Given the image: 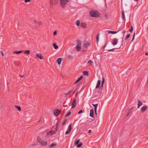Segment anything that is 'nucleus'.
<instances>
[{
    "instance_id": "28",
    "label": "nucleus",
    "mask_w": 148,
    "mask_h": 148,
    "mask_svg": "<svg viewBox=\"0 0 148 148\" xmlns=\"http://www.w3.org/2000/svg\"><path fill=\"white\" fill-rule=\"evenodd\" d=\"M99 34H97V36H96V40L97 41V44H98V42L99 41Z\"/></svg>"
},
{
    "instance_id": "35",
    "label": "nucleus",
    "mask_w": 148,
    "mask_h": 148,
    "mask_svg": "<svg viewBox=\"0 0 148 148\" xmlns=\"http://www.w3.org/2000/svg\"><path fill=\"white\" fill-rule=\"evenodd\" d=\"M71 113V112L70 111H69L67 113V114H66L65 116V117H67L69 116Z\"/></svg>"
},
{
    "instance_id": "1",
    "label": "nucleus",
    "mask_w": 148,
    "mask_h": 148,
    "mask_svg": "<svg viewBox=\"0 0 148 148\" xmlns=\"http://www.w3.org/2000/svg\"><path fill=\"white\" fill-rule=\"evenodd\" d=\"M90 14L92 17H97L99 16L100 13L98 11L95 10H93L90 11Z\"/></svg>"
},
{
    "instance_id": "54",
    "label": "nucleus",
    "mask_w": 148,
    "mask_h": 148,
    "mask_svg": "<svg viewBox=\"0 0 148 148\" xmlns=\"http://www.w3.org/2000/svg\"><path fill=\"white\" fill-rule=\"evenodd\" d=\"M145 55L146 56H148V52H146L145 53Z\"/></svg>"
},
{
    "instance_id": "64",
    "label": "nucleus",
    "mask_w": 148,
    "mask_h": 148,
    "mask_svg": "<svg viewBox=\"0 0 148 148\" xmlns=\"http://www.w3.org/2000/svg\"><path fill=\"white\" fill-rule=\"evenodd\" d=\"M40 119L38 121V122H40Z\"/></svg>"
},
{
    "instance_id": "9",
    "label": "nucleus",
    "mask_w": 148,
    "mask_h": 148,
    "mask_svg": "<svg viewBox=\"0 0 148 148\" xmlns=\"http://www.w3.org/2000/svg\"><path fill=\"white\" fill-rule=\"evenodd\" d=\"M77 105V103L76 100L75 99H74L73 100L72 103L71 105L72 108H73L76 107Z\"/></svg>"
},
{
    "instance_id": "53",
    "label": "nucleus",
    "mask_w": 148,
    "mask_h": 148,
    "mask_svg": "<svg viewBox=\"0 0 148 148\" xmlns=\"http://www.w3.org/2000/svg\"><path fill=\"white\" fill-rule=\"evenodd\" d=\"M97 108H94L95 111H97Z\"/></svg>"
},
{
    "instance_id": "55",
    "label": "nucleus",
    "mask_w": 148,
    "mask_h": 148,
    "mask_svg": "<svg viewBox=\"0 0 148 148\" xmlns=\"http://www.w3.org/2000/svg\"><path fill=\"white\" fill-rule=\"evenodd\" d=\"M32 145L34 146V145H37V144H34H34H32Z\"/></svg>"
},
{
    "instance_id": "5",
    "label": "nucleus",
    "mask_w": 148,
    "mask_h": 148,
    "mask_svg": "<svg viewBox=\"0 0 148 148\" xmlns=\"http://www.w3.org/2000/svg\"><path fill=\"white\" fill-rule=\"evenodd\" d=\"M79 142L80 140L79 139L77 140L75 143V145H77V147H81L83 145L82 142L79 143Z\"/></svg>"
},
{
    "instance_id": "60",
    "label": "nucleus",
    "mask_w": 148,
    "mask_h": 148,
    "mask_svg": "<svg viewBox=\"0 0 148 148\" xmlns=\"http://www.w3.org/2000/svg\"><path fill=\"white\" fill-rule=\"evenodd\" d=\"M121 47V46H119L118 47V48H117L119 49V48H120Z\"/></svg>"
},
{
    "instance_id": "57",
    "label": "nucleus",
    "mask_w": 148,
    "mask_h": 148,
    "mask_svg": "<svg viewBox=\"0 0 148 148\" xmlns=\"http://www.w3.org/2000/svg\"><path fill=\"white\" fill-rule=\"evenodd\" d=\"M34 22L35 23H37V21H35V20H34Z\"/></svg>"
},
{
    "instance_id": "38",
    "label": "nucleus",
    "mask_w": 148,
    "mask_h": 148,
    "mask_svg": "<svg viewBox=\"0 0 148 148\" xmlns=\"http://www.w3.org/2000/svg\"><path fill=\"white\" fill-rule=\"evenodd\" d=\"M130 34H129L126 36L125 38V40H126L127 39L130 38Z\"/></svg>"
},
{
    "instance_id": "24",
    "label": "nucleus",
    "mask_w": 148,
    "mask_h": 148,
    "mask_svg": "<svg viewBox=\"0 0 148 148\" xmlns=\"http://www.w3.org/2000/svg\"><path fill=\"white\" fill-rule=\"evenodd\" d=\"M102 82H101V87H103V85L104 84V82H105V78H104V77H102Z\"/></svg>"
},
{
    "instance_id": "58",
    "label": "nucleus",
    "mask_w": 148,
    "mask_h": 148,
    "mask_svg": "<svg viewBox=\"0 0 148 148\" xmlns=\"http://www.w3.org/2000/svg\"><path fill=\"white\" fill-rule=\"evenodd\" d=\"M125 33V31H123V34H124Z\"/></svg>"
},
{
    "instance_id": "56",
    "label": "nucleus",
    "mask_w": 148,
    "mask_h": 148,
    "mask_svg": "<svg viewBox=\"0 0 148 148\" xmlns=\"http://www.w3.org/2000/svg\"><path fill=\"white\" fill-rule=\"evenodd\" d=\"M86 51V50H82V52H84V51Z\"/></svg>"
},
{
    "instance_id": "14",
    "label": "nucleus",
    "mask_w": 148,
    "mask_h": 148,
    "mask_svg": "<svg viewBox=\"0 0 148 148\" xmlns=\"http://www.w3.org/2000/svg\"><path fill=\"white\" fill-rule=\"evenodd\" d=\"M60 121L58 122L56 124L55 126H56V129H55V130L54 131V132H56H56L58 131V126L59 125V122Z\"/></svg>"
},
{
    "instance_id": "2",
    "label": "nucleus",
    "mask_w": 148,
    "mask_h": 148,
    "mask_svg": "<svg viewBox=\"0 0 148 148\" xmlns=\"http://www.w3.org/2000/svg\"><path fill=\"white\" fill-rule=\"evenodd\" d=\"M70 0H60V3L61 6L64 8H65V5L66 4L67 2H69Z\"/></svg>"
},
{
    "instance_id": "43",
    "label": "nucleus",
    "mask_w": 148,
    "mask_h": 148,
    "mask_svg": "<svg viewBox=\"0 0 148 148\" xmlns=\"http://www.w3.org/2000/svg\"><path fill=\"white\" fill-rule=\"evenodd\" d=\"M83 112V111L82 110H80L79 111L78 114H79L82 113Z\"/></svg>"
},
{
    "instance_id": "26",
    "label": "nucleus",
    "mask_w": 148,
    "mask_h": 148,
    "mask_svg": "<svg viewBox=\"0 0 148 148\" xmlns=\"http://www.w3.org/2000/svg\"><path fill=\"white\" fill-rule=\"evenodd\" d=\"M83 74L85 75L88 76L89 75V73L87 71H84L83 72Z\"/></svg>"
},
{
    "instance_id": "44",
    "label": "nucleus",
    "mask_w": 148,
    "mask_h": 148,
    "mask_svg": "<svg viewBox=\"0 0 148 148\" xmlns=\"http://www.w3.org/2000/svg\"><path fill=\"white\" fill-rule=\"evenodd\" d=\"M92 105L94 107V108H97V107L98 105V104H93Z\"/></svg>"
},
{
    "instance_id": "59",
    "label": "nucleus",
    "mask_w": 148,
    "mask_h": 148,
    "mask_svg": "<svg viewBox=\"0 0 148 148\" xmlns=\"http://www.w3.org/2000/svg\"><path fill=\"white\" fill-rule=\"evenodd\" d=\"M105 16L106 18H107V14H106L105 15Z\"/></svg>"
},
{
    "instance_id": "52",
    "label": "nucleus",
    "mask_w": 148,
    "mask_h": 148,
    "mask_svg": "<svg viewBox=\"0 0 148 148\" xmlns=\"http://www.w3.org/2000/svg\"><path fill=\"white\" fill-rule=\"evenodd\" d=\"M91 132V130H89L88 131V133H90Z\"/></svg>"
},
{
    "instance_id": "63",
    "label": "nucleus",
    "mask_w": 148,
    "mask_h": 148,
    "mask_svg": "<svg viewBox=\"0 0 148 148\" xmlns=\"http://www.w3.org/2000/svg\"><path fill=\"white\" fill-rule=\"evenodd\" d=\"M66 103V101H65L64 103V104H65Z\"/></svg>"
},
{
    "instance_id": "32",
    "label": "nucleus",
    "mask_w": 148,
    "mask_h": 148,
    "mask_svg": "<svg viewBox=\"0 0 148 148\" xmlns=\"http://www.w3.org/2000/svg\"><path fill=\"white\" fill-rule=\"evenodd\" d=\"M87 64H89L90 65L92 66L93 64V62L91 60H90L88 61Z\"/></svg>"
},
{
    "instance_id": "3",
    "label": "nucleus",
    "mask_w": 148,
    "mask_h": 148,
    "mask_svg": "<svg viewBox=\"0 0 148 148\" xmlns=\"http://www.w3.org/2000/svg\"><path fill=\"white\" fill-rule=\"evenodd\" d=\"M77 44L76 46V49L77 51H79L81 50V43L80 40H77Z\"/></svg>"
},
{
    "instance_id": "33",
    "label": "nucleus",
    "mask_w": 148,
    "mask_h": 148,
    "mask_svg": "<svg viewBox=\"0 0 148 148\" xmlns=\"http://www.w3.org/2000/svg\"><path fill=\"white\" fill-rule=\"evenodd\" d=\"M56 144L55 143H52L49 146V147H54L56 146Z\"/></svg>"
},
{
    "instance_id": "16",
    "label": "nucleus",
    "mask_w": 148,
    "mask_h": 148,
    "mask_svg": "<svg viewBox=\"0 0 148 148\" xmlns=\"http://www.w3.org/2000/svg\"><path fill=\"white\" fill-rule=\"evenodd\" d=\"M138 107L137 108H139L141 106L143 105V103L140 100H138Z\"/></svg>"
},
{
    "instance_id": "4",
    "label": "nucleus",
    "mask_w": 148,
    "mask_h": 148,
    "mask_svg": "<svg viewBox=\"0 0 148 148\" xmlns=\"http://www.w3.org/2000/svg\"><path fill=\"white\" fill-rule=\"evenodd\" d=\"M58 2V0H50V8L53 5H56Z\"/></svg>"
},
{
    "instance_id": "8",
    "label": "nucleus",
    "mask_w": 148,
    "mask_h": 148,
    "mask_svg": "<svg viewBox=\"0 0 148 148\" xmlns=\"http://www.w3.org/2000/svg\"><path fill=\"white\" fill-rule=\"evenodd\" d=\"M101 84V81L100 80H98L97 81V83L96 87V88H99V89H102L103 87H101V85L100 86Z\"/></svg>"
},
{
    "instance_id": "23",
    "label": "nucleus",
    "mask_w": 148,
    "mask_h": 148,
    "mask_svg": "<svg viewBox=\"0 0 148 148\" xmlns=\"http://www.w3.org/2000/svg\"><path fill=\"white\" fill-rule=\"evenodd\" d=\"M23 52L21 50L19 51H15L13 52V53H16V54H19L20 53H21Z\"/></svg>"
},
{
    "instance_id": "27",
    "label": "nucleus",
    "mask_w": 148,
    "mask_h": 148,
    "mask_svg": "<svg viewBox=\"0 0 148 148\" xmlns=\"http://www.w3.org/2000/svg\"><path fill=\"white\" fill-rule=\"evenodd\" d=\"M53 47H54L55 49H57L58 48V47L56 43H53Z\"/></svg>"
},
{
    "instance_id": "47",
    "label": "nucleus",
    "mask_w": 148,
    "mask_h": 148,
    "mask_svg": "<svg viewBox=\"0 0 148 148\" xmlns=\"http://www.w3.org/2000/svg\"><path fill=\"white\" fill-rule=\"evenodd\" d=\"M31 1V0H25V3H27L28 2H29Z\"/></svg>"
},
{
    "instance_id": "34",
    "label": "nucleus",
    "mask_w": 148,
    "mask_h": 148,
    "mask_svg": "<svg viewBox=\"0 0 148 148\" xmlns=\"http://www.w3.org/2000/svg\"><path fill=\"white\" fill-rule=\"evenodd\" d=\"M37 140H38V142L40 143H41L42 142V141H43L42 139H41V138H40L39 137H38V138Z\"/></svg>"
},
{
    "instance_id": "19",
    "label": "nucleus",
    "mask_w": 148,
    "mask_h": 148,
    "mask_svg": "<svg viewBox=\"0 0 148 148\" xmlns=\"http://www.w3.org/2000/svg\"><path fill=\"white\" fill-rule=\"evenodd\" d=\"M62 60V58H59L57 60L56 62L58 63L59 65H60Z\"/></svg>"
},
{
    "instance_id": "13",
    "label": "nucleus",
    "mask_w": 148,
    "mask_h": 148,
    "mask_svg": "<svg viewBox=\"0 0 148 148\" xmlns=\"http://www.w3.org/2000/svg\"><path fill=\"white\" fill-rule=\"evenodd\" d=\"M80 26L83 28H85L86 27V23L85 22H82L80 24Z\"/></svg>"
},
{
    "instance_id": "10",
    "label": "nucleus",
    "mask_w": 148,
    "mask_h": 148,
    "mask_svg": "<svg viewBox=\"0 0 148 148\" xmlns=\"http://www.w3.org/2000/svg\"><path fill=\"white\" fill-rule=\"evenodd\" d=\"M36 58H39L41 60L43 59V57L42 56V55L41 53H37L36 55Z\"/></svg>"
},
{
    "instance_id": "17",
    "label": "nucleus",
    "mask_w": 148,
    "mask_h": 148,
    "mask_svg": "<svg viewBox=\"0 0 148 148\" xmlns=\"http://www.w3.org/2000/svg\"><path fill=\"white\" fill-rule=\"evenodd\" d=\"M83 78V77L82 76H80L78 79L76 80V81L75 82L74 84H76L78 83L79 81Z\"/></svg>"
},
{
    "instance_id": "62",
    "label": "nucleus",
    "mask_w": 148,
    "mask_h": 148,
    "mask_svg": "<svg viewBox=\"0 0 148 148\" xmlns=\"http://www.w3.org/2000/svg\"><path fill=\"white\" fill-rule=\"evenodd\" d=\"M96 114H97V111H95Z\"/></svg>"
},
{
    "instance_id": "25",
    "label": "nucleus",
    "mask_w": 148,
    "mask_h": 148,
    "mask_svg": "<svg viewBox=\"0 0 148 148\" xmlns=\"http://www.w3.org/2000/svg\"><path fill=\"white\" fill-rule=\"evenodd\" d=\"M73 91V90H70L68 92H67L66 93H64V94L66 95H69Z\"/></svg>"
},
{
    "instance_id": "40",
    "label": "nucleus",
    "mask_w": 148,
    "mask_h": 148,
    "mask_svg": "<svg viewBox=\"0 0 148 148\" xmlns=\"http://www.w3.org/2000/svg\"><path fill=\"white\" fill-rule=\"evenodd\" d=\"M135 36V32H134V33L133 34V36L132 37V40H131V42H132L134 40Z\"/></svg>"
},
{
    "instance_id": "18",
    "label": "nucleus",
    "mask_w": 148,
    "mask_h": 148,
    "mask_svg": "<svg viewBox=\"0 0 148 148\" xmlns=\"http://www.w3.org/2000/svg\"><path fill=\"white\" fill-rule=\"evenodd\" d=\"M90 116L92 117H93L94 116V110L93 109H91L90 110Z\"/></svg>"
},
{
    "instance_id": "30",
    "label": "nucleus",
    "mask_w": 148,
    "mask_h": 148,
    "mask_svg": "<svg viewBox=\"0 0 148 148\" xmlns=\"http://www.w3.org/2000/svg\"><path fill=\"white\" fill-rule=\"evenodd\" d=\"M15 107L19 111H21V108L20 106H15Z\"/></svg>"
},
{
    "instance_id": "46",
    "label": "nucleus",
    "mask_w": 148,
    "mask_h": 148,
    "mask_svg": "<svg viewBox=\"0 0 148 148\" xmlns=\"http://www.w3.org/2000/svg\"><path fill=\"white\" fill-rule=\"evenodd\" d=\"M115 49V48H113L112 49H110L108 50V51H114Z\"/></svg>"
},
{
    "instance_id": "49",
    "label": "nucleus",
    "mask_w": 148,
    "mask_h": 148,
    "mask_svg": "<svg viewBox=\"0 0 148 148\" xmlns=\"http://www.w3.org/2000/svg\"><path fill=\"white\" fill-rule=\"evenodd\" d=\"M1 55H2V56H4V54L3 53V51H1Z\"/></svg>"
},
{
    "instance_id": "31",
    "label": "nucleus",
    "mask_w": 148,
    "mask_h": 148,
    "mask_svg": "<svg viewBox=\"0 0 148 148\" xmlns=\"http://www.w3.org/2000/svg\"><path fill=\"white\" fill-rule=\"evenodd\" d=\"M122 18H123V20H125V18L124 12L123 10L122 11Z\"/></svg>"
},
{
    "instance_id": "48",
    "label": "nucleus",
    "mask_w": 148,
    "mask_h": 148,
    "mask_svg": "<svg viewBox=\"0 0 148 148\" xmlns=\"http://www.w3.org/2000/svg\"><path fill=\"white\" fill-rule=\"evenodd\" d=\"M57 31H55L54 32H53V35L54 36H55L57 34Z\"/></svg>"
},
{
    "instance_id": "50",
    "label": "nucleus",
    "mask_w": 148,
    "mask_h": 148,
    "mask_svg": "<svg viewBox=\"0 0 148 148\" xmlns=\"http://www.w3.org/2000/svg\"><path fill=\"white\" fill-rule=\"evenodd\" d=\"M106 46V44L103 46L102 47L103 49H104Z\"/></svg>"
},
{
    "instance_id": "7",
    "label": "nucleus",
    "mask_w": 148,
    "mask_h": 148,
    "mask_svg": "<svg viewBox=\"0 0 148 148\" xmlns=\"http://www.w3.org/2000/svg\"><path fill=\"white\" fill-rule=\"evenodd\" d=\"M71 124H70L69 126L68 130L65 132V135H67L69 134L71 131Z\"/></svg>"
},
{
    "instance_id": "45",
    "label": "nucleus",
    "mask_w": 148,
    "mask_h": 148,
    "mask_svg": "<svg viewBox=\"0 0 148 148\" xmlns=\"http://www.w3.org/2000/svg\"><path fill=\"white\" fill-rule=\"evenodd\" d=\"M38 23L39 25H40L42 24V22L41 21H40L38 22Z\"/></svg>"
},
{
    "instance_id": "15",
    "label": "nucleus",
    "mask_w": 148,
    "mask_h": 148,
    "mask_svg": "<svg viewBox=\"0 0 148 148\" xmlns=\"http://www.w3.org/2000/svg\"><path fill=\"white\" fill-rule=\"evenodd\" d=\"M56 134V132H54V131H50L48 133H47V135H52L53 134Z\"/></svg>"
},
{
    "instance_id": "61",
    "label": "nucleus",
    "mask_w": 148,
    "mask_h": 148,
    "mask_svg": "<svg viewBox=\"0 0 148 148\" xmlns=\"http://www.w3.org/2000/svg\"><path fill=\"white\" fill-rule=\"evenodd\" d=\"M68 105L69 106H70V103H68Z\"/></svg>"
},
{
    "instance_id": "20",
    "label": "nucleus",
    "mask_w": 148,
    "mask_h": 148,
    "mask_svg": "<svg viewBox=\"0 0 148 148\" xmlns=\"http://www.w3.org/2000/svg\"><path fill=\"white\" fill-rule=\"evenodd\" d=\"M119 30H118L117 31H114L110 30H109L108 32V34H115L117 33Z\"/></svg>"
},
{
    "instance_id": "11",
    "label": "nucleus",
    "mask_w": 148,
    "mask_h": 148,
    "mask_svg": "<svg viewBox=\"0 0 148 148\" xmlns=\"http://www.w3.org/2000/svg\"><path fill=\"white\" fill-rule=\"evenodd\" d=\"M147 108V106H145L143 107L141 110L140 112L142 113L144 112Z\"/></svg>"
},
{
    "instance_id": "39",
    "label": "nucleus",
    "mask_w": 148,
    "mask_h": 148,
    "mask_svg": "<svg viewBox=\"0 0 148 148\" xmlns=\"http://www.w3.org/2000/svg\"><path fill=\"white\" fill-rule=\"evenodd\" d=\"M131 109H130L128 110V112L127 113V114L126 115V116H129V115L131 113Z\"/></svg>"
},
{
    "instance_id": "41",
    "label": "nucleus",
    "mask_w": 148,
    "mask_h": 148,
    "mask_svg": "<svg viewBox=\"0 0 148 148\" xmlns=\"http://www.w3.org/2000/svg\"><path fill=\"white\" fill-rule=\"evenodd\" d=\"M68 58L69 60H71L73 58V56L71 55H69L68 56Z\"/></svg>"
},
{
    "instance_id": "51",
    "label": "nucleus",
    "mask_w": 148,
    "mask_h": 148,
    "mask_svg": "<svg viewBox=\"0 0 148 148\" xmlns=\"http://www.w3.org/2000/svg\"><path fill=\"white\" fill-rule=\"evenodd\" d=\"M19 76L20 77H23L24 76L23 75H19Z\"/></svg>"
},
{
    "instance_id": "6",
    "label": "nucleus",
    "mask_w": 148,
    "mask_h": 148,
    "mask_svg": "<svg viewBox=\"0 0 148 148\" xmlns=\"http://www.w3.org/2000/svg\"><path fill=\"white\" fill-rule=\"evenodd\" d=\"M61 112V110L58 109H56L54 110L53 113L55 116H57L60 114Z\"/></svg>"
},
{
    "instance_id": "37",
    "label": "nucleus",
    "mask_w": 148,
    "mask_h": 148,
    "mask_svg": "<svg viewBox=\"0 0 148 148\" xmlns=\"http://www.w3.org/2000/svg\"><path fill=\"white\" fill-rule=\"evenodd\" d=\"M67 121V119H65L62 123V125H64L66 124V122Z\"/></svg>"
},
{
    "instance_id": "36",
    "label": "nucleus",
    "mask_w": 148,
    "mask_h": 148,
    "mask_svg": "<svg viewBox=\"0 0 148 148\" xmlns=\"http://www.w3.org/2000/svg\"><path fill=\"white\" fill-rule=\"evenodd\" d=\"M80 21L79 20H77L76 22V25L77 26H79L80 25Z\"/></svg>"
},
{
    "instance_id": "29",
    "label": "nucleus",
    "mask_w": 148,
    "mask_h": 148,
    "mask_svg": "<svg viewBox=\"0 0 148 148\" xmlns=\"http://www.w3.org/2000/svg\"><path fill=\"white\" fill-rule=\"evenodd\" d=\"M30 51L29 50H25L24 52V53L27 55H29L30 53Z\"/></svg>"
},
{
    "instance_id": "12",
    "label": "nucleus",
    "mask_w": 148,
    "mask_h": 148,
    "mask_svg": "<svg viewBox=\"0 0 148 148\" xmlns=\"http://www.w3.org/2000/svg\"><path fill=\"white\" fill-rule=\"evenodd\" d=\"M118 42V40L116 38H114L113 39L112 42V44L113 45H115L117 44Z\"/></svg>"
},
{
    "instance_id": "21",
    "label": "nucleus",
    "mask_w": 148,
    "mask_h": 148,
    "mask_svg": "<svg viewBox=\"0 0 148 148\" xmlns=\"http://www.w3.org/2000/svg\"><path fill=\"white\" fill-rule=\"evenodd\" d=\"M90 45V43L89 42H87L84 44L83 45L85 48L88 47Z\"/></svg>"
},
{
    "instance_id": "42",
    "label": "nucleus",
    "mask_w": 148,
    "mask_h": 148,
    "mask_svg": "<svg viewBox=\"0 0 148 148\" xmlns=\"http://www.w3.org/2000/svg\"><path fill=\"white\" fill-rule=\"evenodd\" d=\"M133 28L132 26H131V29L129 30V31L130 32H132L133 30Z\"/></svg>"
},
{
    "instance_id": "22",
    "label": "nucleus",
    "mask_w": 148,
    "mask_h": 148,
    "mask_svg": "<svg viewBox=\"0 0 148 148\" xmlns=\"http://www.w3.org/2000/svg\"><path fill=\"white\" fill-rule=\"evenodd\" d=\"M41 145L42 146H45L47 145V142L44 141H42L40 143Z\"/></svg>"
}]
</instances>
